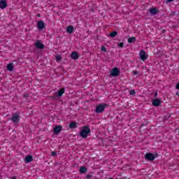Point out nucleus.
<instances>
[{"label": "nucleus", "instance_id": "15", "mask_svg": "<svg viewBox=\"0 0 179 179\" xmlns=\"http://www.w3.org/2000/svg\"><path fill=\"white\" fill-rule=\"evenodd\" d=\"M31 162H33V156L28 155L25 157V163H31Z\"/></svg>", "mask_w": 179, "mask_h": 179}, {"label": "nucleus", "instance_id": "4", "mask_svg": "<svg viewBox=\"0 0 179 179\" xmlns=\"http://www.w3.org/2000/svg\"><path fill=\"white\" fill-rule=\"evenodd\" d=\"M10 120L14 122V124H17V122L20 121V115L17 113H13Z\"/></svg>", "mask_w": 179, "mask_h": 179}, {"label": "nucleus", "instance_id": "18", "mask_svg": "<svg viewBox=\"0 0 179 179\" xmlns=\"http://www.w3.org/2000/svg\"><path fill=\"white\" fill-rule=\"evenodd\" d=\"M136 41V37L133 36L127 39V42L129 43H135Z\"/></svg>", "mask_w": 179, "mask_h": 179}, {"label": "nucleus", "instance_id": "16", "mask_svg": "<svg viewBox=\"0 0 179 179\" xmlns=\"http://www.w3.org/2000/svg\"><path fill=\"white\" fill-rule=\"evenodd\" d=\"M66 31L67 33H69V34H72V33H73V26L70 25L67 27Z\"/></svg>", "mask_w": 179, "mask_h": 179}, {"label": "nucleus", "instance_id": "35", "mask_svg": "<svg viewBox=\"0 0 179 179\" xmlns=\"http://www.w3.org/2000/svg\"><path fill=\"white\" fill-rule=\"evenodd\" d=\"M0 176H1V173H0Z\"/></svg>", "mask_w": 179, "mask_h": 179}, {"label": "nucleus", "instance_id": "30", "mask_svg": "<svg viewBox=\"0 0 179 179\" xmlns=\"http://www.w3.org/2000/svg\"><path fill=\"white\" fill-rule=\"evenodd\" d=\"M133 74H134V75H138V71H133Z\"/></svg>", "mask_w": 179, "mask_h": 179}, {"label": "nucleus", "instance_id": "8", "mask_svg": "<svg viewBox=\"0 0 179 179\" xmlns=\"http://www.w3.org/2000/svg\"><path fill=\"white\" fill-rule=\"evenodd\" d=\"M35 47L38 48V50H43L44 48V44L41 43V41H37L35 43Z\"/></svg>", "mask_w": 179, "mask_h": 179}, {"label": "nucleus", "instance_id": "9", "mask_svg": "<svg viewBox=\"0 0 179 179\" xmlns=\"http://www.w3.org/2000/svg\"><path fill=\"white\" fill-rule=\"evenodd\" d=\"M152 106H154L155 107H159V106H160V103H162V100L159 99H152Z\"/></svg>", "mask_w": 179, "mask_h": 179}, {"label": "nucleus", "instance_id": "25", "mask_svg": "<svg viewBox=\"0 0 179 179\" xmlns=\"http://www.w3.org/2000/svg\"><path fill=\"white\" fill-rule=\"evenodd\" d=\"M58 155V153L55 151H52V153H51V155L53 156V157H55Z\"/></svg>", "mask_w": 179, "mask_h": 179}, {"label": "nucleus", "instance_id": "13", "mask_svg": "<svg viewBox=\"0 0 179 179\" xmlns=\"http://www.w3.org/2000/svg\"><path fill=\"white\" fill-rule=\"evenodd\" d=\"M13 68H15V64H13V63H9L7 64V71L12 72V71H13Z\"/></svg>", "mask_w": 179, "mask_h": 179}, {"label": "nucleus", "instance_id": "26", "mask_svg": "<svg viewBox=\"0 0 179 179\" xmlns=\"http://www.w3.org/2000/svg\"><path fill=\"white\" fill-rule=\"evenodd\" d=\"M62 58V57H61V56H57V57H56V59H57V61H61Z\"/></svg>", "mask_w": 179, "mask_h": 179}, {"label": "nucleus", "instance_id": "29", "mask_svg": "<svg viewBox=\"0 0 179 179\" xmlns=\"http://www.w3.org/2000/svg\"><path fill=\"white\" fill-rule=\"evenodd\" d=\"M176 89H177V90H179V83L176 85Z\"/></svg>", "mask_w": 179, "mask_h": 179}, {"label": "nucleus", "instance_id": "31", "mask_svg": "<svg viewBox=\"0 0 179 179\" xmlns=\"http://www.w3.org/2000/svg\"><path fill=\"white\" fill-rule=\"evenodd\" d=\"M23 96H24V97H29V95H28L27 94H24L23 95Z\"/></svg>", "mask_w": 179, "mask_h": 179}, {"label": "nucleus", "instance_id": "1", "mask_svg": "<svg viewBox=\"0 0 179 179\" xmlns=\"http://www.w3.org/2000/svg\"><path fill=\"white\" fill-rule=\"evenodd\" d=\"M90 134V128L87 126H84L83 127V129L80 131V138H83V139H86L87 136H89V134Z\"/></svg>", "mask_w": 179, "mask_h": 179}, {"label": "nucleus", "instance_id": "11", "mask_svg": "<svg viewBox=\"0 0 179 179\" xmlns=\"http://www.w3.org/2000/svg\"><path fill=\"white\" fill-rule=\"evenodd\" d=\"M8 6L6 0H0V9H5Z\"/></svg>", "mask_w": 179, "mask_h": 179}, {"label": "nucleus", "instance_id": "2", "mask_svg": "<svg viewBox=\"0 0 179 179\" xmlns=\"http://www.w3.org/2000/svg\"><path fill=\"white\" fill-rule=\"evenodd\" d=\"M157 157H159V154L157 153L153 154V153L148 152L145 155V160H148L149 162H153L155 159Z\"/></svg>", "mask_w": 179, "mask_h": 179}, {"label": "nucleus", "instance_id": "20", "mask_svg": "<svg viewBox=\"0 0 179 179\" xmlns=\"http://www.w3.org/2000/svg\"><path fill=\"white\" fill-rule=\"evenodd\" d=\"M69 128L71 129H74V128H76V122H71L70 124H69Z\"/></svg>", "mask_w": 179, "mask_h": 179}, {"label": "nucleus", "instance_id": "28", "mask_svg": "<svg viewBox=\"0 0 179 179\" xmlns=\"http://www.w3.org/2000/svg\"><path fill=\"white\" fill-rule=\"evenodd\" d=\"M86 178L87 179H90V178H92V176L91 175H87Z\"/></svg>", "mask_w": 179, "mask_h": 179}, {"label": "nucleus", "instance_id": "34", "mask_svg": "<svg viewBox=\"0 0 179 179\" xmlns=\"http://www.w3.org/2000/svg\"><path fill=\"white\" fill-rule=\"evenodd\" d=\"M141 127H143V124H142Z\"/></svg>", "mask_w": 179, "mask_h": 179}, {"label": "nucleus", "instance_id": "23", "mask_svg": "<svg viewBox=\"0 0 179 179\" xmlns=\"http://www.w3.org/2000/svg\"><path fill=\"white\" fill-rule=\"evenodd\" d=\"M101 51H103V52H107V48L104 46H102L101 48Z\"/></svg>", "mask_w": 179, "mask_h": 179}, {"label": "nucleus", "instance_id": "6", "mask_svg": "<svg viewBox=\"0 0 179 179\" xmlns=\"http://www.w3.org/2000/svg\"><path fill=\"white\" fill-rule=\"evenodd\" d=\"M120 69L118 68L115 67L110 71V76H112L113 78H117V76H120Z\"/></svg>", "mask_w": 179, "mask_h": 179}, {"label": "nucleus", "instance_id": "33", "mask_svg": "<svg viewBox=\"0 0 179 179\" xmlns=\"http://www.w3.org/2000/svg\"><path fill=\"white\" fill-rule=\"evenodd\" d=\"M38 17H40V14H38Z\"/></svg>", "mask_w": 179, "mask_h": 179}, {"label": "nucleus", "instance_id": "27", "mask_svg": "<svg viewBox=\"0 0 179 179\" xmlns=\"http://www.w3.org/2000/svg\"><path fill=\"white\" fill-rule=\"evenodd\" d=\"M175 0H166V3H169V2H173Z\"/></svg>", "mask_w": 179, "mask_h": 179}, {"label": "nucleus", "instance_id": "5", "mask_svg": "<svg viewBox=\"0 0 179 179\" xmlns=\"http://www.w3.org/2000/svg\"><path fill=\"white\" fill-rule=\"evenodd\" d=\"M140 55V59H141V61H146V59H148V58H149V55H146V52L143 50H141L140 51L139 53Z\"/></svg>", "mask_w": 179, "mask_h": 179}, {"label": "nucleus", "instance_id": "22", "mask_svg": "<svg viewBox=\"0 0 179 179\" xmlns=\"http://www.w3.org/2000/svg\"><path fill=\"white\" fill-rule=\"evenodd\" d=\"M129 94H131L132 96H134V94H136V92L135 91V90H131Z\"/></svg>", "mask_w": 179, "mask_h": 179}, {"label": "nucleus", "instance_id": "17", "mask_svg": "<svg viewBox=\"0 0 179 179\" xmlns=\"http://www.w3.org/2000/svg\"><path fill=\"white\" fill-rule=\"evenodd\" d=\"M64 93H65V88H62L58 91L57 96L59 97H61L62 96V94H64Z\"/></svg>", "mask_w": 179, "mask_h": 179}, {"label": "nucleus", "instance_id": "3", "mask_svg": "<svg viewBox=\"0 0 179 179\" xmlns=\"http://www.w3.org/2000/svg\"><path fill=\"white\" fill-rule=\"evenodd\" d=\"M106 107H108V105L106 103L98 105L96 108L95 113H96V114L103 113V111L106 110Z\"/></svg>", "mask_w": 179, "mask_h": 179}, {"label": "nucleus", "instance_id": "14", "mask_svg": "<svg viewBox=\"0 0 179 179\" xmlns=\"http://www.w3.org/2000/svg\"><path fill=\"white\" fill-rule=\"evenodd\" d=\"M150 13H152V15H157V13H159V10H157V8L155 7H152L150 8Z\"/></svg>", "mask_w": 179, "mask_h": 179}, {"label": "nucleus", "instance_id": "19", "mask_svg": "<svg viewBox=\"0 0 179 179\" xmlns=\"http://www.w3.org/2000/svg\"><path fill=\"white\" fill-rule=\"evenodd\" d=\"M87 172V168L85 167V166H81L80 168V173H81L82 174H85V173Z\"/></svg>", "mask_w": 179, "mask_h": 179}, {"label": "nucleus", "instance_id": "7", "mask_svg": "<svg viewBox=\"0 0 179 179\" xmlns=\"http://www.w3.org/2000/svg\"><path fill=\"white\" fill-rule=\"evenodd\" d=\"M37 27L38 30H44V29H45V23H44V21L43 20L38 21Z\"/></svg>", "mask_w": 179, "mask_h": 179}, {"label": "nucleus", "instance_id": "12", "mask_svg": "<svg viewBox=\"0 0 179 179\" xmlns=\"http://www.w3.org/2000/svg\"><path fill=\"white\" fill-rule=\"evenodd\" d=\"M71 57L72 59H79V53H78L77 52H73L71 55Z\"/></svg>", "mask_w": 179, "mask_h": 179}, {"label": "nucleus", "instance_id": "32", "mask_svg": "<svg viewBox=\"0 0 179 179\" xmlns=\"http://www.w3.org/2000/svg\"><path fill=\"white\" fill-rule=\"evenodd\" d=\"M11 179H16V176L12 177Z\"/></svg>", "mask_w": 179, "mask_h": 179}, {"label": "nucleus", "instance_id": "21", "mask_svg": "<svg viewBox=\"0 0 179 179\" xmlns=\"http://www.w3.org/2000/svg\"><path fill=\"white\" fill-rule=\"evenodd\" d=\"M118 32L114 31L110 33L109 36L110 37H112V38H114V37H116V36H117Z\"/></svg>", "mask_w": 179, "mask_h": 179}, {"label": "nucleus", "instance_id": "10", "mask_svg": "<svg viewBox=\"0 0 179 179\" xmlns=\"http://www.w3.org/2000/svg\"><path fill=\"white\" fill-rule=\"evenodd\" d=\"M62 131V126L58 125L53 129L54 134H59Z\"/></svg>", "mask_w": 179, "mask_h": 179}, {"label": "nucleus", "instance_id": "24", "mask_svg": "<svg viewBox=\"0 0 179 179\" xmlns=\"http://www.w3.org/2000/svg\"><path fill=\"white\" fill-rule=\"evenodd\" d=\"M118 47H120V48H124V43L120 42L118 43Z\"/></svg>", "mask_w": 179, "mask_h": 179}]
</instances>
